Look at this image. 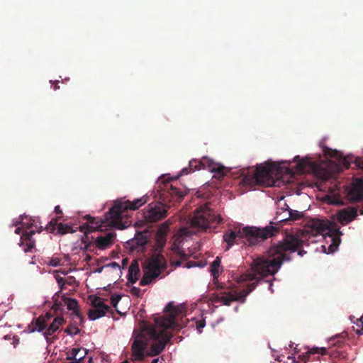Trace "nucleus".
Wrapping results in <instances>:
<instances>
[{"instance_id": "nucleus-56", "label": "nucleus", "mask_w": 363, "mask_h": 363, "mask_svg": "<svg viewBox=\"0 0 363 363\" xmlns=\"http://www.w3.org/2000/svg\"><path fill=\"white\" fill-rule=\"evenodd\" d=\"M360 213H361V214H363V210H362V211H361Z\"/></svg>"}, {"instance_id": "nucleus-48", "label": "nucleus", "mask_w": 363, "mask_h": 363, "mask_svg": "<svg viewBox=\"0 0 363 363\" xmlns=\"http://www.w3.org/2000/svg\"><path fill=\"white\" fill-rule=\"evenodd\" d=\"M59 272L62 274H64V275H66L67 274V272L65 271V269H60L58 271H55L54 272V273L56 274H57V273H59Z\"/></svg>"}, {"instance_id": "nucleus-28", "label": "nucleus", "mask_w": 363, "mask_h": 363, "mask_svg": "<svg viewBox=\"0 0 363 363\" xmlns=\"http://www.w3.org/2000/svg\"><path fill=\"white\" fill-rule=\"evenodd\" d=\"M33 323L35 324V328L33 329L32 331H35V330L38 332H43L45 329H47L48 324L45 322L43 317H38L33 320Z\"/></svg>"}, {"instance_id": "nucleus-7", "label": "nucleus", "mask_w": 363, "mask_h": 363, "mask_svg": "<svg viewBox=\"0 0 363 363\" xmlns=\"http://www.w3.org/2000/svg\"><path fill=\"white\" fill-rule=\"evenodd\" d=\"M166 266L164 257L162 254L153 255L143 266V276L140 281V285L143 286L155 281Z\"/></svg>"}, {"instance_id": "nucleus-10", "label": "nucleus", "mask_w": 363, "mask_h": 363, "mask_svg": "<svg viewBox=\"0 0 363 363\" xmlns=\"http://www.w3.org/2000/svg\"><path fill=\"white\" fill-rule=\"evenodd\" d=\"M281 173L280 167L276 163L259 164L257 166L254 179L257 184L264 186H273L274 182L272 179L274 174Z\"/></svg>"}, {"instance_id": "nucleus-31", "label": "nucleus", "mask_w": 363, "mask_h": 363, "mask_svg": "<svg viewBox=\"0 0 363 363\" xmlns=\"http://www.w3.org/2000/svg\"><path fill=\"white\" fill-rule=\"evenodd\" d=\"M286 213L288 214L287 218H289V220L291 221L298 220L303 216V213L298 211H294L290 208Z\"/></svg>"}, {"instance_id": "nucleus-22", "label": "nucleus", "mask_w": 363, "mask_h": 363, "mask_svg": "<svg viewBox=\"0 0 363 363\" xmlns=\"http://www.w3.org/2000/svg\"><path fill=\"white\" fill-rule=\"evenodd\" d=\"M140 267L137 261H133L128 268V280L131 284L135 283L140 274Z\"/></svg>"}, {"instance_id": "nucleus-45", "label": "nucleus", "mask_w": 363, "mask_h": 363, "mask_svg": "<svg viewBox=\"0 0 363 363\" xmlns=\"http://www.w3.org/2000/svg\"><path fill=\"white\" fill-rule=\"evenodd\" d=\"M359 322L362 325V328L356 330V333L359 335H363V315L360 318Z\"/></svg>"}, {"instance_id": "nucleus-35", "label": "nucleus", "mask_w": 363, "mask_h": 363, "mask_svg": "<svg viewBox=\"0 0 363 363\" xmlns=\"http://www.w3.org/2000/svg\"><path fill=\"white\" fill-rule=\"evenodd\" d=\"M62 259L59 257H48L45 263L52 267H57L61 265Z\"/></svg>"}, {"instance_id": "nucleus-47", "label": "nucleus", "mask_w": 363, "mask_h": 363, "mask_svg": "<svg viewBox=\"0 0 363 363\" xmlns=\"http://www.w3.org/2000/svg\"><path fill=\"white\" fill-rule=\"evenodd\" d=\"M284 207H281V208H278V210H280L281 212H283L284 211H289V206L284 203Z\"/></svg>"}, {"instance_id": "nucleus-21", "label": "nucleus", "mask_w": 363, "mask_h": 363, "mask_svg": "<svg viewBox=\"0 0 363 363\" xmlns=\"http://www.w3.org/2000/svg\"><path fill=\"white\" fill-rule=\"evenodd\" d=\"M220 259L218 257L211 264V272L213 277V284L216 285V289H223L224 286L223 284H220L218 281V277L220 273Z\"/></svg>"}, {"instance_id": "nucleus-25", "label": "nucleus", "mask_w": 363, "mask_h": 363, "mask_svg": "<svg viewBox=\"0 0 363 363\" xmlns=\"http://www.w3.org/2000/svg\"><path fill=\"white\" fill-rule=\"evenodd\" d=\"M166 235H160L158 233H156L155 235V243L153 246L154 251L155 252V254L160 253L163 247H164L166 244Z\"/></svg>"}, {"instance_id": "nucleus-55", "label": "nucleus", "mask_w": 363, "mask_h": 363, "mask_svg": "<svg viewBox=\"0 0 363 363\" xmlns=\"http://www.w3.org/2000/svg\"><path fill=\"white\" fill-rule=\"evenodd\" d=\"M279 362H281V359H279V357L277 359Z\"/></svg>"}, {"instance_id": "nucleus-1", "label": "nucleus", "mask_w": 363, "mask_h": 363, "mask_svg": "<svg viewBox=\"0 0 363 363\" xmlns=\"http://www.w3.org/2000/svg\"><path fill=\"white\" fill-rule=\"evenodd\" d=\"M164 311L167 313L166 317L155 320V326L148 325L144 327L140 333L135 337L131 345V357L133 362H141L144 359L146 353V348L149 340H159V345L153 346L152 350L155 354L160 353L164 348L165 342L169 340V337L167 330L177 327V317L182 313L181 306H174L169 302L165 306Z\"/></svg>"}, {"instance_id": "nucleus-11", "label": "nucleus", "mask_w": 363, "mask_h": 363, "mask_svg": "<svg viewBox=\"0 0 363 363\" xmlns=\"http://www.w3.org/2000/svg\"><path fill=\"white\" fill-rule=\"evenodd\" d=\"M169 206L162 202H152L143 211V220L147 223L158 222L167 217Z\"/></svg>"}, {"instance_id": "nucleus-50", "label": "nucleus", "mask_w": 363, "mask_h": 363, "mask_svg": "<svg viewBox=\"0 0 363 363\" xmlns=\"http://www.w3.org/2000/svg\"><path fill=\"white\" fill-rule=\"evenodd\" d=\"M21 232V228L18 227V228H16L15 233L20 234Z\"/></svg>"}, {"instance_id": "nucleus-27", "label": "nucleus", "mask_w": 363, "mask_h": 363, "mask_svg": "<svg viewBox=\"0 0 363 363\" xmlns=\"http://www.w3.org/2000/svg\"><path fill=\"white\" fill-rule=\"evenodd\" d=\"M89 299L91 301V305L93 308H109V306L104 303L105 299L96 296H89Z\"/></svg>"}, {"instance_id": "nucleus-57", "label": "nucleus", "mask_w": 363, "mask_h": 363, "mask_svg": "<svg viewBox=\"0 0 363 363\" xmlns=\"http://www.w3.org/2000/svg\"><path fill=\"white\" fill-rule=\"evenodd\" d=\"M122 363H128V362H122Z\"/></svg>"}, {"instance_id": "nucleus-24", "label": "nucleus", "mask_w": 363, "mask_h": 363, "mask_svg": "<svg viewBox=\"0 0 363 363\" xmlns=\"http://www.w3.org/2000/svg\"><path fill=\"white\" fill-rule=\"evenodd\" d=\"M167 193L169 194L172 199L174 200L176 202H180L185 195L184 191L172 184L169 185Z\"/></svg>"}, {"instance_id": "nucleus-13", "label": "nucleus", "mask_w": 363, "mask_h": 363, "mask_svg": "<svg viewBox=\"0 0 363 363\" xmlns=\"http://www.w3.org/2000/svg\"><path fill=\"white\" fill-rule=\"evenodd\" d=\"M294 161L296 162V171L298 173H304L308 169L313 170L315 174L323 180H327L330 177V172L328 169L321 167L315 162L311 161L308 157L301 158L299 156H296Z\"/></svg>"}, {"instance_id": "nucleus-26", "label": "nucleus", "mask_w": 363, "mask_h": 363, "mask_svg": "<svg viewBox=\"0 0 363 363\" xmlns=\"http://www.w3.org/2000/svg\"><path fill=\"white\" fill-rule=\"evenodd\" d=\"M320 354L321 355H325L327 354V349L325 347H313L308 349L306 352V354H303V363H307L310 360L311 354Z\"/></svg>"}, {"instance_id": "nucleus-41", "label": "nucleus", "mask_w": 363, "mask_h": 363, "mask_svg": "<svg viewBox=\"0 0 363 363\" xmlns=\"http://www.w3.org/2000/svg\"><path fill=\"white\" fill-rule=\"evenodd\" d=\"M62 306V303L60 301H55L54 304L52 306V309L54 311L55 313H57L59 311L61 310V308Z\"/></svg>"}, {"instance_id": "nucleus-32", "label": "nucleus", "mask_w": 363, "mask_h": 363, "mask_svg": "<svg viewBox=\"0 0 363 363\" xmlns=\"http://www.w3.org/2000/svg\"><path fill=\"white\" fill-rule=\"evenodd\" d=\"M86 350L85 349H80V348H72L67 357V359H78L79 357L83 354V352Z\"/></svg>"}, {"instance_id": "nucleus-6", "label": "nucleus", "mask_w": 363, "mask_h": 363, "mask_svg": "<svg viewBox=\"0 0 363 363\" xmlns=\"http://www.w3.org/2000/svg\"><path fill=\"white\" fill-rule=\"evenodd\" d=\"M222 221L220 216H216L207 205H204L195 210L190 226L193 233H204L208 228H215Z\"/></svg>"}, {"instance_id": "nucleus-34", "label": "nucleus", "mask_w": 363, "mask_h": 363, "mask_svg": "<svg viewBox=\"0 0 363 363\" xmlns=\"http://www.w3.org/2000/svg\"><path fill=\"white\" fill-rule=\"evenodd\" d=\"M171 222L169 220L165 221L160 225L159 228L157 230L156 233L164 235L167 236V232L169 228V225H171Z\"/></svg>"}, {"instance_id": "nucleus-54", "label": "nucleus", "mask_w": 363, "mask_h": 363, "mask_svg": "<svg viewBox=\"0 0 363 363\" xmlns=\"http://www.w3.org/2000/svg\"><path fill=\"white\" fill-rule=\"evenodd\" d=\"M184 231H186V229H184H184H182V230H181V232L182 233V234L184 233H183Z\"/></svg>"}, {"instance_id": "nucleus-33", "label": "nucleus", "mask_w": 363, "mask_h": 363, "mask_svg": "<svg viewBox=\"0 0 363 363\" xmlns=\"http://www.w3.org/2000/svg\"><path fill=\"white\" fill-rule=\"evenodd\" d=\"M288 211H284L283 212H281L280 210L277 211V216L275 219L277 220V222L279 223H286L287 221H289V218H287L288 214L286 213Z\"/></svg>"}, {"instance_id": "nucleus-17", "label": "nucleus", "mask_w": 363, "mask_h": 363, "mask_svg": "<svg viewBox=\"0 0 363 363\" xmlns=\"http://www.w3.org/2000/svg\"><path fill=\"white\" fill-rule=\"evenodd\" d=\"M62 301L67 306V309L72 311L73 318H76L79 323H82L83 322V317L79 308L78 301L75 298L65 297V295L62 296Z\"/></svg>"}, {"instance_id": "nucleus-39", "label": "nucleus", "mask_w": 363, "mask_h": 363, "mask_svg": "<svg viewBox=\"0 0 363 363\" xmlns=\"http://www.w3.org/2000/svg\"><path fill=\"white\" fill-rule=\"evenodd\" d=\"M121 296L120 295H113L111 297V303L113 307H116L118 303L121 300Z\"/></svg>"}, {"instance_id": "nucleus-14", "label": "nucleus", "mask_w": 363, "mask_h": 363, "mask_svg": "<svg viewBox=\"0 0 363 363\" xmlns=\"http://www.w3.org/2000/svg\"><path fill=\"white\" fill-rule=\"evenodd\" d=\"M147 242V232H140L135 234L134 238L126 242V247L131 252H144Z\"/></svg>"}, {"instance_id": "nucleus-30", "label": "nucleus", "mask_w": 363, "mask_h": 363, "mask_svg": "<svg viewBox=\"0 0 363 363\" xmlns=\"http://www.w3.org/2000/svg\"><path fill=\"white\" fill-rule=\"evenodd\" d=\"M76 232V230H74L72 227L67 224H63L62 223L58 224L57 226V233L60 235H64L67 233H72Z\"/></svg>"}, {"instance_id": "nucleus-19", "label": "nucleus", "mask_w": 363, "mask_h": 363, "mask_svg": "<svg viewBox=\"0 0 363 363\" xmlns=\"http://www.w3.org/2000/svg\"><path fill=\"white\" fill-rule=\"evenodd\" d=\"M349 196L354 201L363 199V179L359 178L355 180L350 188Z\"/></svg>"}, {"instance_id": "nucleus-42", "label": "nucleus", "mask_w": 363, "mask_h": 363, "mask_svg": "<svg viewBox=\"0 0 363 363\" xmlns=\"http://www.w3.org/2000/svg\"><path fill=\"white\" fill-rule=\"evenodd\" d=\"M76 283L75 277L73 276H69L67 279H65V284L69 286H74Z\"/></svg>"}, {"instance_id": "nucleus-3", "label": "nucleus", "mask_w": 363, "mask_h": 363, "mask_svg": "<svg viewBox=\"0 0 363 363\" xmlns=\"http://www.w3.org/2000/svg\"><path fill=\"white\" fill-rule=\"evenodd\" d=\"M148 201L149 196L147 194L133 201L122 199L116 200L109 211L105 214L104 219L86 215L84 218L87 220V225L80 226V230L84 231L85 233L95 230L103 231V228L106 226L115 227L121 230L124 229L127 225L123 222V219L126 217L125 213L128 211L138 210Z\"/></svg>"}, {"instance_id": "nucleus-16", "label": "nucleus", "mask_w": 363, "mask_h": 363, "mask_svg": "<svg viewBox=\"0 0 363 363\" xmlns=\"http://www.w3.org/2000/svg\"><path fill=\"white\" fill-rule=\"evenodd\" d=\"M357 216V211L354 208H347L340 211L337 218L342 225H347Z\"/></svg>"}, {"instance_id": "nucleus-46", "label": "nucleus", "mask_w": 363, "mask_h": 363, "mask_svg": "<svg viewBox=\"0 0 363 363\" xmlns=\"http://www.w3.org/2000/svg\"><path fill=\"white\" fill-rule=\"evenodd\" d=\"M55 213L59 216H62V211L60 207V206H56L55 208Z\"/></svg>"}, {"instance_id": "nucleus-12", "label": "nucleus", "mask_w": 363, "mask_h": 363, "mask_svg": "<svg viewBox=\"0 0 363 363\" xmlns=\"http://www.w3.org/2000/svg\"><path fill=\"white\" fill-rule=\"evenodd\" d=\"M323 151L327 159H337L345 169H349L353 164L354 167L352 168L361 169L363 172V157H354L352 155L343 157L340 152L328 147H324Z\"/></svg>"}, {"instance_id": "nucleus-8", "label": "nucleus", "mask_w": 363, "mask_h": 363, "mask_svg": "<svg viewBox=\"0 0 363 363\" xmlns=\"http://www.w3.org/2000/svg\"><path fill=\"white\" fill-rule=\"evenodd\" d=\"M208 169L209 171L214 172V177L219 179L228 173L226 167L224 166L214 162L213 160L208 157H203L201 160H192L189 162V168H184L181 171L182 175L188 174L191 172L199 170L201 169Z\"/></svg>"}, {"instance_id": "nucleus-52", "label": "nucleus", "mask_w": 363, "mask_h": 363, "mask_svg": "<svg viewBox=\"0 0 363 363\" xmlns=\"http://www.w3.org/2000/svg\"><path fill=\"white\" fill-rule=\"evenodd\" d=\"M158 361H159L158 359H152V363H157Z\"/></svg>"}, {"instance_id": "nucleus-2", "label": "nucleus", "mask_w": 363, "mask_h": 363, "mask_svg": "<svg viewBox=\"0 0 363 363\" xmlns=\"http://www.w3.org/2000/svg\"><path fill=\"white\" fill-rule=\"evenodd\" d=\"M303 240L294 235L287 237L277 244L273 245L267 251V256L254 259L252 269L255 270L260 279L268 275H274L281 268L284 262L291 259V255L298 252L301 257L306 253L303 250Z\"/></svg>"}, {"instance_id": "nucleus-5", "label": "nucleus", "mask_w": 363, "mask_h": 363, "mask_svg": "<svg viewBox=\"0 0 363 363\" xmlns=\"http://www.w3.org/2000/svg\"><path fill=\"white\" fill-rule=\"evenodd\" d=\"M260 280L257 273L252 269V265L250 269L242 274L239 280L240 282H247L246 289L238 291L227 288L220 293L212 294L210 300L213 303H220L225 306H230L233 301L244 303L246 296L255 289Z\"/></svg>"}, {"instance_id": "nucleus-18", "label": "nucleus", "mask_w": 363, "mask_h": 363, "mask_svg": "<svg viewBox=\"0 0 363 363\" xmlns=\"http://www.w3.org/2000/svg\"><path fill=\"white\" fill-rule=\"evenodd\" d=\"M116 238V233L113 232H109L104 235H99L95 239L96 246L101 250L106 249L110 247Z\"/></svg>"}, {"instance_id": "nucleus-20", "label": "nucleus", "mask_w": 363, "mask_h": 363, "mask_svg": "<svg viewBox=\"0 0 363 363\" xmlns=\"http://www.w3.org/2000/svg\"><path fill=\"white\" fill-rule=\"evenodd\" d=\"M65 323V320L62 316H57L53 319L52 323L43 333V335L45 337L47 342H49V337L55 333Z\"/></svg>"}, {"instance_id": "nucleus-9", "label": "nucleus", "mask_w": 363, "mask_h": 363, "mask_svg": "<svg viewBox=\"0 0 363 363\" xmlns=\"http://www.w3.org/2000/svg\"><path fill=\"white\" fill-rule=\"evenodd\" d=\"M313 227L316 229L317 233L331 238L332 243L328 249L331 252H335L340 245L342 235L340 227L335 223H328L317 220L313 223Z\"/></svg>"}, {"instance_id": "nucleus-51", "label": "nucleus", "mask_w": 363, "mask_h": 363, "mask_svg": "<svg viewBox=\"0 0 363 363\" xmlns=\"http://www.w3.org/2000/svg\"><path fill=\"white\" fill-rule=\"evenodd\" d=\"M111 266H112V267H119L118 264H117L116 262H112V263H111Z\"/></svg>"}, {"instance_id": "nucleus-38", "label": "nucleus", "mask_w": 363, "mask_h": 363, "mask_svg": "<svg viewBox=\"0 0 363 363\" xmlns=\"http://www.w3.org/2000/svg\"><path fill=\"white\" fill-rule=\"evenodd\" d=\"M205 325H206V322H205V320H203V319L196 320V327L199 333H201V330H202V328H203L205 327Z\"/></svg>"}, {"instance_id": "nucleus-15", "label": "nucleus", "mask_w": 363, "mask_h": 363, "mask_svg": "<svg viewBox=\"0 0 363 363\" xmlns=\"http://www.w3.org/2000/svg\"><path fill=\"white\" fill-rule=\"evenodd\" d=\"M33 227V223L28 225L25 232L21 237V245L24 246L25 252H30L35 246V240H33V235L35 233L34 230H30Z\"/></svg>"}, {"instance_id": "nucleus-37", "label": "nucleus", "mask_w": 363, "mask_h": 363, "mask_svg": "<svg viewBox=\"0 0 363 363\" xmlns=\"http://www.w3.org/2000/svg\"><path fill=\"white\" fill-rule=\"evenodd\" d=\"M144 291H143L141 290L140 288H138V287H133L131 289H130V294L132 295H134L137 297H141L143 294H144Z\"/></svg>"}, {"instance_id": "nucleus-23", "label": "nucleus", "mask_w": 363, "mask_h": 363, "mask_svg": "<svg viewBox=\"0 0 363 363\" xmlns=\"http://www.w3.org/2000/svg\"><path fill=\"white\" fill-rule=\"evenodd\" d=\"M111 308H94L91 309L88 312V317L91 320H95L99 318L104 317L106 314L110 311Z\"/></svg>"}, {"instance_id": "nucleus-29", "label": "nucleus", "mask_w": 363, "mask_h": 363, "mask_svg": "<svg viewBox=\"0 0 363 363\" xmlns=\"http://www.w3.org/2000/svg\"><path fill=\"white\" fill-rule=\"evenodd\" d=\"M76 318H72L73 323H70L65 330V333L69 335H75L79 333V329L77 327V321Z\"/></svg>"}, {"instance_id": "nucleus-44", "label": "nucleus", "mask_w": 363, "mask_h": 363, "mask_svg": "<svg viewBox=\"0 0 363 363\" xmlns=\"http://www.w3.org/2000/svg\"><path fill=\"white\" fill-rule=\"evenodd\" d=\"M40 317H43L45 322L48 324V321L53 317V315L50 312H48L44 315H40Z\"/></svg>"}, {"instance_id": "nucleus-43", "label": "nucleus", "mask_w": 363, "mask_h": 363, "mask_svg": "<svg viewBox=\"0 0 363 363\" xmlns=\"http://www.w3.org/2000/svg\"><path fill=\"white\" fill-rule=\"evenodd\" d=\"M56 225L58 226L57 218H52L49 222V228H50L51 230H54L55 229Z\"/></svg>"}, {"instance_id": "nucleus-4", "label": "nucleus", "mask_w": 363, "mask_h": 363, "mask_svg": "<svg viewBox=\"0 0 363 363\" xmlns=\"http://www.w3.org/2000/svg\"><path fill=\"white\" fill-rule=\"evenodd\" d=\"M279 229L272 225L266 226L263 228L256 227H235L223 233V239L226 242L225 250H228L235 244L239 242L255 245L275 235Z\"/></svg>"}, {"instance_id": "nucleus-49", "label": "nucleus", "mask_w": 363, "mask_h": 363, "mask_svg": "<svg viewBox=\"0 0 363 363\" xmlns=\"http://www.w3.org/2000/svg\"><path fill=\"white\" fill-rule=\"evenodd\" d=\"M58 84H59V81H55L54 82V84H54V86H53L54 89H58L60 88V86H58Z\"/></svg>"}, {"instance_id": "nucleus-53", "label": "nucleus", "mask_w": 363, "mask_h": 363, "mask_svg": "<svg viewBox=\"0 0 363 363\" xmlns=\"http://www.w3.org/2000/svg\"><path fill=\"white\" fill-rule=\"evenodd\" d=\"M269 289L272 291H273V289H272V284H269Z\"/></svg>"}, {"instance_id": "nucleus-36", "label": "nucleus", "mask_w": 363, "mask_h": 363, "mask_svg": "<svg viewBox=\"0 0 363 363\" xmlns=\"http://www.w3.org/2000/svg\"><path fill=\"white\" fill-rule=\"evenodd\" d=\"M55 278L56 279V281L57 283L58 284L59 286H60V291H58L56 294H58L60 291H62L64 289H65V279L60 277V275L58 274H55Z\"/></svg>"}, {"instance_id": "nucleus-40", "label": "nucleus", "mask_w": 363, "mask_h": 363, "mask_svg": "<svg viewBox=\"0 0 363 363\" xmlns=\"http://www.w3.org/2000/svg\"><path fill=\"white\" fill-rule=\"evenodd\" d=\"M87 354V351L84 350L83 352V354H82L78 359H71L72 362L69 363H82L84 359L85 358L86 355Z\"/></svg>"}]
</instances>
